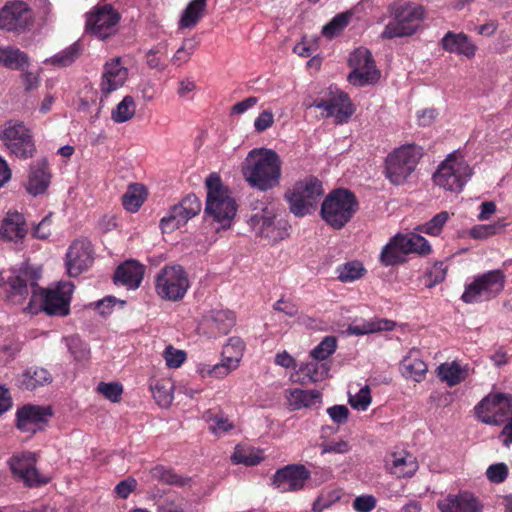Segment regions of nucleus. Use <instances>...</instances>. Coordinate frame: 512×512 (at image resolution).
<instances>
[{"instance_id":"nucleus-1","label":"nucleus","mask_w":512,"mask_h":512,"mask_svg":"<svg viewBox=\"0 0 512 512\" xmlns=\"http://www.w3.org/2000/svg\"><path fill=\"white\" fill-rule=\"evenodd\" d=\"M40 271L28 263H22L19 268L11 271L7 285L11 298L20 302L25 299L29 292H32L29 309L32 310V303L40 300V308L49 315L65 316L69 313V305L74 285L69 282H60L54 288L41 289L37 286Z\"/></svg>"},{"instance_id":"nucleus-2","label":"nucleus","mask_w":512,"mask_h":512,"mask_svg":"<svg viewBox=\"0 0 512 512\" xmlns=\"http://www.w3.org/2000/svg\"><path fill=\"white\" fill-rule=\"evenodd\" d=\"M281 167V158L274 150L253 149L246 157L242 173L251 187L267 191L279 185Z\"/></svg>"},{"instance_id":"nucleus-3","label":"nucleus","mask_w":512,"mask_h":512,"mask_svg":"<svg viewBox=\"0 0 512 512\" xmlns=\"http://www.w3.org/2000/svg\"><path fill=\"white\" fill-rule=\"evenodd\" d=\"M205 186L207 189L204 210L206 222L217 232L230 228L237 212V204L231 192L216 173H211L206 178Z\"/></svg>"},{"instance_id":"nucleus-4","label":"nucleus","mask_w":512,"mask_h":512,"mask_svg":"<svg viewBox=\"0 0 512 512\" xmlns=\"http://www.w3.org/2000/svg\"><path fill=\"white\" fill-rule=\"evenodd\" d=\"M249 225L256 236L270 243L281 241L288 236L287 223L277 219L276 205L268 198L254 203Z\"/></svg>"},{"instance_id":"nucleus-5","label":"nucleus","mask_w":512,"mask_h":512,"mask_svg":"<svg viewBox=\"0 0 512 512\" xmlns=\"http://www.w3.org/2000/svg\"><path fill=\"white\" fill-rule=\"evenodd\" d=\"M358 209V201L347 189L339 188L330 192L322 202V219L332 228L341 229Z\"/></svg>"},{"instance_id":"nucleus-6","label":"nucleus","mask_w":512,"mask_h":512,"mask_svg":"<svg viewBox=\"0 0 512 512\" xmlns=\"http://www.w3.org/2000/svg\"><path fill=\"white\" fill-rule=\"evenodd\" d=\"M391 13L394 21L388 23L382 32V37L387 39L414 34L425 18L423 6L412 2L394 4Z\"/></svg>"},{"instance_id":"nucleus-7","label":"nucleus","mask_w":512,"mask_h":512,"mask_svg":"<svg viewBox=\"0 0 512 512\" xmlns=\"http://www.w3.org/2000/svg\"><path fill=\"white\" fill-rule=\"evenodd\" d=\"M472 168L458 152L450 153L433 175L437 186L446 191L460 192L472 176Z\"/></svg>"},{"instance_id":"nucleus-8","label":"nucleus","mask_w":512,"mask_h":512,"mask_svg":"<svg viewBox=\"0 0 512 512\" xmlns=\"http://www.w3.org/2000/svg\"><path fill=\"white\" fill-rule=\"evenodd\" d=\"M324 190L321 181L308 177L297 182L293 189L286 194L290 211L298 217L311 214L317 209L318 202Z\"/></svg>"},{"instance_id":"nucleus-9","label":"nucleus","mask_w":512,"mask_h":512,"mask_svg":"<svg viewBox=\"0 0 512 512\" xmlns=\"http://www.w3.org/2000/svg\"><path fill=\"white\" fill-rule=\"evenodd\" d=\"M189 288L188 275L180 265H166L155 276V291L163 300L180 301Z\"/></svg>"},{"instance_id":"nucleus-10","label":"nucleus","mask_w":512,"mask_h":512,"mask_svg":"<svg viewBox=\"0 0 512 512\" xmlns=\"http://www.w3.org/2000/svg\"><path fill=\"white\" fill-rule=\"evenodd\" d=\"M0 140L8 151L19 159L32 158L36 145L30 129L21 121H6L0 130Z\"/></svg>"},{"instance_id":"nucleus-11","label":"nucleus","mask_w":512,"mask_h":512,"mask_svg":"<svg viewBox=\"0 0 512 512\" xmlns=\"http://www.w3.org/2000/svg\"><path fill=\"white\" fill-rule=\"evenodd\" d=\"M422 148L408 144L395 149L386 159V176L394 184L406 181L422 157Z\"/></svg>"},{"instance_id":"nucleus-12","label":"nucleus","mask_w":512,"mask_h":512,"mask_svg":"<svg viewBox=\"0 0 512 512\" xmlns=\"http://www.w3.org/2000/svg\"><path fill=\"white\" fill-rule=\"evenodd\" d=\"M506 276L499 269L491 270L478 275L468 284L462 294L466 303H477L497 297L504 289Z\"/></svg>"},{"instance_id":"nucleus-13","label":"nucleus","mask_w":512,"mask_h":512,"mask_svg":"<svg viewBox=\"0 0 512 512\" xmlns=\"http://www.w3.org/2000/svg\"><path fill=\"white\" fill-rule=\"evenodd\" d=\"M348 62L352 68V72L348 76V81L351 84L362 87L378 81L380 73L375 67L370 51L366 48L360 47L354 50L350 54Z\"/></svg>"},{"instance_id":"nucleus-14","label":"nucleus","mask_w":512,"mask_h":512,"mask_svg":"<svg viewBox=\"0 0 512 512\" xmlns=\"http://www.w3.org/2000/svg\"><path fill=\"white\" fill-rule=\"evenodd\" d=\"M475 412L483 423L499 425L512 413V395H488L475 407Z\"/></svg>"},{"instance_id":"nucleus-15","label":"nucleus","mask_w":512,"mask_h":512,"mask_svg":"<svg viewBox=\"0 0 512 512\" xmlns=\"http://www.w3.org/2000/svg\"><path fill=\"white\" fill-rule=\"evenodd\" d=\"M37 456L34 452L15 453L8 461L14 476L29 487L40 486L49 482V477L41 475L36 469Z\"/></svg>"},{"instance_id":"nucleus-16","label":"nucleus","mask_w":512,"mask_h":512,"mask_svg":"<svg viewBox=\"0 0 512 512\" xmlns=\"http://www.w3.org/2000/svg\"><path fill=\"white\" fill-rule=\"evenodd\" d=\"M201 202L194 194L186 196L179 204L174 205L168 214L160 221V228L163 233H170L201 211Z\"/></svg>"},{"instance_id":"nucleus-17","label":"nucleus","mask_w":512,"mask_h":512,"mask_svg":"<svg viewBox=\"0 0 512 512\" xmlns=\"http://www.w3.org/2000/svg\"><path fill=\"white\" fill-rule=\"evenodd\" d=\"M311 106L322 109L323 116L334 117L337 123L346 122L354 112L348 95L332 86L325 98L316 100Z\"/></svg>"},{"instance_id":"nucleus-18","label":"nucleus","mask_w":512,"mask_h":512,"mask_svg":"<svg viewBox=\"0 0 512 512\" xmlns=\"http://www.w3.org/2000/svg\"><path fill=\"white\" fill-rule=\"evenodd\" d=\"M52 416L49 406L26 405L17 410L16 426L29 435L43 430Z\"/></svg>"},{"instance_id":"nucleus-19","label":"nucleus","mask_w":512,"mask_h":512,"mask_svg":"<svg viewBox=\"0 0 512 512\" xmlns=\"http://www.w3.org/2000/svg\"><path fill=\"white\" fill-rule=\"evenodd\" d=\"M118 21V13L110 6H103L87 15L86 30L99 39H105L116 32Z\"/></svg>"},{"instance_id":"nucleus-20","label":"nucleus","mask_w":512,"mask_h":512,"mask_svg":"<svg viewBox=\"0 0 512 512\" xmlns=\"http://www.w3.org/2000/svg\"><path fill=\"white\" fill-rule=\"evenodd\" d=\"M31 21V13L23 1H11L0 10V29L9 32L24 31Z\"/></svg>"},{"instance_id":"nucleus-21","label":"nucleus","mask_w":512,"mask_h":512,"mask_svg":"<svg viewBox=\"0 0 512 512\" xmlns=\"http://www.w3.org/2000/svg\"><path fill=\"white\" fill-rule=\"evenodd\" d=\"M93 262L91 243L85 239L74 241L66 253V268L71 277L87 270Z\"/></svg>"},{"instance_id":"nucleus-22","label":"nucleus","mask_w":512,"mask_h":512,"mask_svg":"<svg viewBox=\"0 0 512 512\" xmlns=\"http://www.w3.org/2000/svg\"><path fill=\"white\" fill-rule=\"evenodd\" d=\"M309 478L310 472L303 465H288L276 471L272 483L280 492L297 491Z\"/></svg>"},{"instance_id":"nucleus-23","label":"nucleus","mask_w":512,"mask_h":512,"mask_svg":"<svg viewBox=\"0 0 512 512\" xmlns=\"http://www.w3.org/2000/svg\"><path fill=\"white\" fill-rule=\"evenodd\" d=\"M441 512H482L483 506L479 499L470 492L449 494L437 502Z\"/></svg>"},{"instance_id":"nucleus-24","label":"nucleus","mask_w":512,"mask_h":512,"mask_svg":"<svg viewBox=\"0 0 512 512\" xmlns=\"http://www.w3.org/2000/svg\"><path fill=\"white\" fill-rule=\"evenodd\" d=\"M128 78V69L122 65L121 58L110 59L104 64L100 88L108 95L122 87Z\"/></svg>"},{"instance_id":"nucleus-25","label":"nucleus","mask_w":512,"mask_h":512,"mask_svg":"<svg viewBox=\"0 0 512 512\" xmlns=\"http://www.w3.org/2000/svg\"><path fill=\"white\" fill-rule=\"evenodd\" d=\"M235 325V316L229 310L213 309L202 321V327L211 337L226 335Z\"/></svg>"},{"instance_id":"nucleus-26","label":"nucleus","mask_w":512,"mask_h":512,"mask_svg":"<svg viewBox=\"0 0 512 512\" xmlns=\"http://www.w3.org/2000/svg\"><path fill=\"white\" fill-rule=\"evenodd\" d=\"M441 46L449 53L465 56L468 59L473 58L477 51V46L463 32L448 31L441 39Z\"/></svg>"},{"instance_id":"nucleus-27","label":"nucleus","mask_w":512,"mask_h":512,"mask_svg":"<svg viewBox=\"0 0 512 512\" xmlns=\"http://www.w3.org/2000/svg\"><path fill=\"white\" fill-rule=\"evenodd\" d=\"M386 468L388 472L397 478L411 477L418 469L416 458L407 453H392L387 457Z\"/></svg>"},{"instance_id":"nucleus-28","label":"nucleus","mask_w":512,"mask_h":512,"mask_svg":"<svg viewBox=\"0 0 512 512\" xmlns=\"http://www.w3.org/2000/svg\"><path fill=\"white\" fill-rule=\"evenodd\" d=\"M330 367L322 360L311 358L307 362L300 363L296 370L298 378L294 380L302 385L323 381L327 376Z\"/></svg>"},{"instance_id":"nucleus-29","label":"nucleus","mask_w":512,"mask_h":512,"mask_svg":"<svg viewBox=\"0 0 512 512\" xmlns=\"http://www.w3.org/2000/svg\"><path fill=\"white\" fill-rule=\"evenodd\" d=\"M144 275V267L139 262L130 260L118 266L115 271L116 284L126 286L128 289H136L140 286Z\"/></svg>"},{"instance_id":"nucleus-30","label":"nucleus","mask_w":512,"mask_h":512,"mask_svg":"<svg viewBox=\"0 0 512 512\" xmlns=\"http://www.w3.org/2000/svg\"><path fill=\"white\" fill-rule=\"evenodd\" d=\"M50 184V173L48 172L45 159L35 162L30 169L26 189L29 194L37 196L43 194Z\"/></svg>"},{"instance_id":"nucleus-31","label":"nucleus","mask_w":512,"mask_h":512,"mask_svg":"<svg viewBox=\"0 0 512 512\" xmlns=\"http://www.w3.org/2000/svg\"><path fill=\"white\" fill-rule=\"evenodd\" d=\"M437 377L449 387L456 386L463 382L470 374L468 364L459 361H451L440 364L436 369Z\"/></svg>"},{"instance_id":"nucleus-32","label":"nucleus","mask_w":512,"mask_h":512,"mask_svg":"<svg viewBox=\"0 0 512 512\" xmlns=\"http://www.w3.org/2000/svg\"><path fill=\"white\" fill-rule=\"evenodd\" d=\"M322 395L318 390H302L299 388L286 390V400L290 410L296 411L320 404Z\"/></svg>"},{"instance_id":"nucleus-33","label":"nucleus","mask_w":512,"mask_h":512,"mask_svg":"<svg viewBox=\"0 0 512 512\" xmlns=\"http://www.w3.org/2000/svg\"><path fill=\"white\" fill-rule=\"evenodd\" d=\"M26 233L25 219L18 212L8 213L0 225V236L10 241L23 239Z\"/></svg>"},{"instance_id":"nucleus-34","label":"nucleus","mask_w":512,"mask_h":512,"mask_svg":"<svg viewBox=\"0 0 512 512\" xmlns=\"http://www.w3.org/2000/svg\"><path fill=\"white\" fill-rule=\"evenodd\" d=\"M401 371L404 377L420 382L427 372L426 363L420 358V353L416 349H412L403 358L401 363Z\"/></svg>"},{"instance_id":"nucleus-35","label":"nucleus","mask_w":512,"mask_h":512,"mask_svg":"<svg viewBox=\"0 0 512 512\" xmlns=\"http://www.w3.org/2000/svg\"><path fill=\"white\" fill-rule=\"evenodd\" d=\"M406 252L402 245L401 238L396 234L387 243L380 254V261L385 266H393L405 260Z\"/></svg>"},{"instance_id":"nucleus-36","label":"nucleus","mask_w":512,"mask_h":512,"mask_svg":"<svg viewBox=\"0 0 512 512\" xmlns=\"http://www.w3.org/2000/svg\"><path fill=\"white\" fill-rule=\"evenodd\" d=\"M50 373L44 368H30L18 378V385L27 390H33L38 386L50 383Z\"/></svg>"},{"instance_id":"nucleus-37","label":"nucleus","mask_w":512,"mask_h":512,"mask_svg":"<svg viewBox=\"0 0 512 512\" xmlns=\"http://www.w3.org/2000/svg\"><path fill=\"white\" fill-rule=\"evenodd\" d=\"M206 8V0H193L183 11L179 20V29L193 28L202 17Z\"/></svg>"},{"instance_id":"nucleus-38","label":"nucleus","mask_w":512,"mask_h":512,"mask_svg":"<svg viewBox=\"0 0 512 512\" xmlns=\"http://www.w3.org/2000/svg\"><path fill=\"white\" fill-rule=\"evenodd\" d=\"M82 50V45L76 41L52 57L45 59L44 63L55 67H67L76 61Z\"/></svg>"},{"instance_id":"nucleus-39","label":"nucleus","mask_w":512,"mask_h":512,"mask_svg":"<svg viewBox=\"0 0 512 512\" xmlns=\"http://www.w3.org/2000/svg\"><path fill=\"white\" fill-rule=\"evenodd\" d=\"M394 328V322L386 319L364 320L359 324H352L348 331L353 335H364L379 331H390Z\"/></svg>"},{"instance_id":"nucleus-40","label":"nucleus","mask_w":512,"mask_h":512,"mask_svg":"<svg viewBox=\"0 0 512 512\" xmlns=\"http://www.w3.org/2000/svg\"><path fill=\"white\" fill-rule=\"evenodd\" d=\"M28 63L27 55L13 46L0 47V64L10 69H20Z\"/></svg>"},{"instance_id":"nucleus-41","label":"nucleus","mask_w":512,"mask_h":512,"mask_svg":"<svg viewBox=\"0 0 512 512\" xmlns=\"http://www.w3.org/2000/svg\"><path fill=\"white\" fill-rule=\"evenodd\" d=\"M398 235L401 238L406 255L409 253H418L422 255L430 253L431 246L423 236L416 233H410L407 235L399 233Z\"/></svg>"},{"instance_id":"nucleus-42","label":"nucleus","mask_w":512,"mask_h":512,"mask_svg":"<svg viewBox=\"0 0 512 512\" xmlns=\"http://www.w3.org/2000/svg\"><path fill=\"white\" fill-rule=\"evenodd\" d=\"M145 197L146 190L144 186L131 185L122 197V204L127 211L135 213L144 203Z\"/></svg>"},{"instance_id":"nucleus-43","label":"nucleus","mask_w":512,"mask_h":512,"mask_svg":"<svg viewBox=\"0 0 512 512\" xmlns=\"http://www.w3.org/2000/svg\"><path fill=\"white\" fill-rule=\"evenodd\" d=\"M136 103L130 95L125 96L112 110L111 118L116 123H124L134 117Z\"/></svg>"},{"instance_id":"nucleus-44","label":"nucleus","mask_w":512,"mask_h":512,"mask_svg":"<svg viewBox=\"0 0 512 512\" xmlns=\"http://www.w3.org/2000/svg\"><path fill=\"white\" fill-rule=\"evenodd\" d=\"M235 464L254 466L263 460L261 452L253 447L237 446L232 455Z\"/></svg>"},{"instance_id":"nucleus-45","label":"nucleus","mask_w":512,"mask_h":512,"mask_svg":"<svg viewBox=\"0 0 512 512\" xmlns=\"http://www.w3.org/2000/svg\"><path fill=\"white\" fill-rule=\"evenodd\" d=\"M150 474L153 479L169 485L185 486L190 481L189 478L182 477L163 466H156L152 468Z\"/></svg>"},{"instance_id":"nucleus-46","label":"nucleus","mask_w":512,"mask_h":512,"mask_svg":"<svg viewBox=\"0 0 512 512\" xmlns=\"http://www.w3.org/2000/svg\"><path fill=\"white\" fill-rule=\"evenodd\" d=\"M66 347L77 362H84L90 358V349L77 336H69L63 338Z\"/></svg>"},{"instance_id":"nucleus-47","label":"nucleus","mask_w":512,"mask_h":512,"mask_svg":"<svg viewBox=\"0 0 512 512\" xmlns=\"http://www.w3.org/2000/svg\"><path fill=\"white\" fill-rule=\"evenodd\" d=\"M350 18V13H340L336 15L329 23L323 26V35L329 39L338 35L349 24Z\"/></svg>"},{"instance_id":"nucleus-48","label":"nucleus","mask_w":512,"mask_h":512,"mask_svg":"<svg viewBox=\"0 0 512 512\" xmlns=\"http://www.w3.org/2000/svg\"><path fill=\"white\" fill-rule=\"evenodd\" d=\"M364 272L363 265L358 261L348 262L338 268V279L341 282H353L359 279Z\"/></svg>"},{"instance_id":"nucleus-49","label":"nucleus","mask_w":512,"mask_h":512,"mask_svg":"<svg viewBox=\"0 0 512 512\" xmlns=\"http://www.w3.org/2000/svg\"><path fill=\"white\" fill-rule=\"evenodd\" d=\"M336 347L335 337L327 336L310 352V357L324 361L335 352Z\"/></svg>"},{"instance_id":"nucleus-50","label":"nucleus","mask_w":512,"mask_h":512,"mask_svg":"<svg viewBox=\"0 0 512 512\" xmlns=\"http://www.w3.org/2000/svg\"><path fill=\"white\" fill-rule=\"evenodd\" d=\"M449 219V214L446 211H442L436 214L429 222L424 225L418 226V231L426 233L428 235L437 236L442 231L444 224Z\"/></svg>"},{"instance_id":"nucleus-51","label":"nucleus","mask_w":512,"mask_h":512,"mask_svg":"<svg viewBox=\"0 0 512 512\" xmlns=\"http://www.w3.org/2000/svg\"><path fill=\"white\" fill-rule=\"evenodd\" d=\"M152 394L158 405L163 408L168 407L173 401L172 385L168 383L153 386Z\"/></svg>"},{"instance_id":"nucleus-52","label":"nucleus","mask_w":512,"mask_h":512,"mask_svg":"<svg viewBox=\"0 0 512 512\" xmlns=\"http://www.w3.org/2000/svg\"><path fill=\"white\" fill-rule=\"evenodd\" d=\"M508 474V466L503 462L491 464L485 472L486 478L493 484L503 483L507 479Z\"/></svg>"},{"instance_id":"nucleus-53","label":"nucleus","mask_w":512,"mask_h":512,"mask_svg":"<svg viewBox=\"0 0 512 512\" xmlns=\"http://www.w3.org/2000/svg\"><path fill=\"white\" fill-rule=\"evenodd\" d=\"M350 405L359 411H365L371 403V395L368 386L361 388L354 395L349 394Z\"/></svg>"},{"instance_id":"nucleus-54","label":"nucleus","mask_w":512,"mask_h":512,"mask_svg":"<svg viewBox=\"0 0 512 512\" xmlns=\"http://www.w3.org/2000/svg\"><path fill=\"white\" fill-rule=\"evenodd\" d=\"M97 391L112 402H118L123 392L122 385L116 382H101L97 386Z\"/></svg>"},{"instance_id":"nucleus-55","label":"nucleus","mask_w":512,"mask_h":512,"mask_svg":"<svg viewBox=\"0 0 512 512\" xmlns=\"http://www.w3.org/2000/svg\"><path fill=\"white\" fill-rule=\"evenodd\" d=\"M163 357L169 368L180 367L186 359V353L169 345L166 347Z\"/></svg>"},{"instance_id":"nucleus-56","label":"nucleus","mask_w":512,"mask_h":512,"mask_svg":"<svg viewBox=\"0 0 512 512\" xmlns=\"http://www.w3.org/2000/svg\"><path fill=\"white\" fill-rule=\"evenodd\" d=\"M195 50V45L189 39L185 40L182 46L175 52L171 61L176 66H181L189 61Z\"/></svg>"},{"instance_id":"nucleus-57","label":"nucleus","mask_w":512,"mask_h":512,"mask_svg":"<svg viewBox=\"0 0 512 512\" xmlns=\"http://www.w3.org/2000/svg\"><path fill=\"white\" fill-rule=\"evenodd\" d=\"M245 350V343L239 337H231L224 345L222 353L229 354L241 360Z\"/></svg>"},{"instance_id":"nucleus-58","label":"nucleus","mask_w":512,"mask_h":512,"mask_svg":"<svg viewBox=\"0 0 512 512\" xmlns=\"http://www.w3.org/2000/svg\"><path fill=\"white\" fill-rule=\"evenodd\" d=\"M221 367H219L216 364H209V363H206V362H199L197 365H196V373L201 377V378H207V377H211V378H217V379H222V374H221Z\"/></svg>"},{"instance_id":"nucleus-59","label":"nucleus","mask_w":512,"mask_h":512,"mask_svg":"<svg viewBox=\"0 0 512 512\" xmlns=\"http://www.w3.org/2000/svg\"><path fill=\"white\" fill-rule=\"evenodd\" d=\"M137 480L133 477H128L120 481L114 488L117 497L127 499L129 495L136 489Z\"/></svg>"},{"instance_id":"nucleus-60","label":"nucleus","mask_w":512,"mask_h":512,"mask_svg":"<svg viewBox=\"0 0 512 512\" xmlns=\"http://www.w3.org/2000/svg\"><path fill=\"white\" fill-rule=\"evenodd\" d=\"M376 506V499L372 495H362L355 498L353 508L357 512H370Z\"/></svg>"},{"instance_id":"nucleus-61","label":"nucleus","mask_w":512,"mask_h":512,"mask_svg":"<svg viewBox=\"0 0 512 512\" xmlns=\"http://www.w3.org/2000/svg\"><path fill=\"white\" fill-rule=\"evenodd\" d=\"M430 283L429 287L435 286L436 284L441 283L446 277V266L443 262L435 263L428 273Z\"/></svg>"},{"instance_id":"nucleus-62","label":"nucleus","mask_w":512,"mask_h":512,"mask_svg":"<svg viewBox=\"0 0 512 512\" xmlns=\"http://www.w3.org/2000/svg\"><path fill=\"white\" fill-rule=\"evenodd\" d=\"M240 361L241 360L237 359L236 357L222 353V359L219 363H217L219 367L223 368V370L221 369L222 377H226L232 371L237 369L240 364Z\"/></svg>"},{"instance_id":"nucleus-63","label":"nucleus","mask_w":512,"mask_h":512,"mask_svg":"<svg viewBox=\"0 0 512 512\" xmlns=\"http://www.w3.org/2000/svg\"><path fill=\"white\" fill-rule=\"evenodd\" d=\"M327 414L333 422L343 424L348 419L349 410L345 405H334L327 409Z\"/></svg>"},{"instance_id":"nucleus-64","label":"nucleus","mask_w":512,"mask_h":512,"mask_svg":"<svg viewBox=\"0 0 512 512\" xmlns=\"http://www.w3.org/2000/svg\"><path fill=\"white\" fill-rule=\"evenodd\" d=\"M274 123L273 113L269 110H265L259 114L254 121V127L257 132H263L271 127Z\"/></svg>"}]
</instances>
